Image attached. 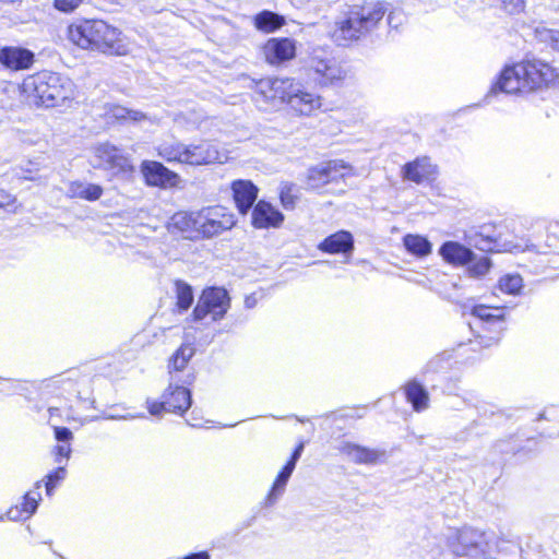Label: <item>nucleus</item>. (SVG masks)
<instances>
[{"label": "nucleus", "mask_w": 559, "mask_h": 559, "mask_svg": "<svg viewBox=\"0 0 559 559\" xmlns=\"http://www.w3.org/2000/svg\"><path fill=\"white\" fill-rule=\"evenodd\" d=\"M83 0H53V8L62 13H72Z\"/></svg>", "instance_id": "obj_42"}, {"label": "nucleus", "mask_w": 559, "mask_h": 559, "mask_svg": "<svg viewBox=\"0 0 559 559\" xmlns=\"http://www.w3.org/2000/svg\"><path fill=\"white\" fill-rule=\"evenodd\" d=\"M340 451L350 461L364 464H373L383 455V453L378 450L362 448L349 442L342 444Z\"/></svg>", "instance_id": "obj_26"}, {"label": "nucleus", "mask_w": 559, "mask_h": 559, "mask_svg": "<svg viewBox=\"0 0 559 559\" xmlns=\"http://www.w3.org/2000/svg\"><path fill=\"white\" fill-rule=\"evenodd\" d=\"M388 12L383 1L353 5L345 16L335 23L332 37L338 45H347L372 32Z\"/></svg>", "instance_id": "obj_3"}, {"label": "nucleus", "mask_w": 559, "mask_h": 559, "mask_svg": "<svg viewBox=\"0 0 559 559\" xmlns=\"http://www.w3.org/2000/svg\"><path fill=\"white\" fill-rule=\"evenodd\" d=\"M471 316L473 321L468 324L472 332L475 333V340H471V344L489 347L499 342L504 331V312L502 308L477 305L472 308Z\"/></svg>", "instance_id": "obj_6"}, {"label": "nucleus", "mask_w": 559, "mask_h": 559, "mask_svg": "<svg viewBox=\"0 0 559 559\" xmlns=\"http://www.w3.org/2000/svg\"><path fill=\"white\" fill-rule=\"evenodd\" d=\"M499 289L509 295H516L523 287V280L519 274H507L499 280Z\"/></svg>", "instance_id": "obj_36"}, {"label": "nucleus", "mask_w": 559, "mask_h": 559, "mask_svg": "<svg viewBox=\"0 0 559 559\" xmlns=\"http://www.w3.org/2000/svg\"><path fill=\"white\" fill-rule=\"evenodd\" d=\"M439 254L444 261L453 265H465L473 260L474 252L456 241H445L439 249Z\"/></svg>", "instance_id": "obj_25"}, {"label": "nucleus", "mask_w": 559, "mask_h": 559, "mask_svg": "<svg viewBox=\"0 0 559 559\" xmlns=\"http://www.w3.org/2000/svg\"><path fill=\"white\" fill-rule=\"evenodd\" d=\"M258 302V299L255 297V295H250V296H247L246 299H245V306L246 308H253Z\"/></svg>", "instance_id": "obj_52"}, {"label": "nucleus", "mask_w": 559, "mask_h": 559, "mask_svg": "<svg viewBox=\"0 0 559 559\" xmlns=\"http://www.w3.org/2000/svg\"><path fill=\"white\" fill-rule=\"evenodd\" d=\"M284 221V215L272 204L259 201L252 211V225L255 228L278 227Z\"/></svg>", "instance_id": "obj_20"}, {"label": "nucleus", "mask_w": 559, "mask_h": 559, "mask_svg": "<svg viewBox=\"0 0 559 559\" xmlns=\"http://www.w3.org/2000/svg\"><path fill=\"white\" fill-rule=\"evenodd\" d=\"M90 163L94 168L109 170L114 175L126 174L132 169L129 159L118 147L109 143L96 145L93 148Z\"/></svg>", "instance_id": "obj_14"}, {"label": "nucleus", "mask_w": 559, "mask_h": 559, "mask_svg": "<svg viewBox=\"0 0 559 559\" xmlns=\"http://www.w3.org/2000/svg\"><path fill=\"white\" fill-rule=\"evenodd\" d=\"M142 173L148 186L154 187H174L178 181L177 174L167 169L158 162H144Z\"/></svg>", "instance_id": "obj_18"}, {"label": "nucleus", "mask_w": 559, "mask_h": 559, "mask_svg": "<svg viewBox=\"0 0 559 559\" xmlns=\"http://www.w3.org/2000/svg\"><path fill=\"white\" fill-rule=\"evenodd\" d=\"M16 199L4 190H0V209L7 211L15 210Z\"/></svg>", "instance_id": "obj_46"}, {"label": "nucleus", "mask_w": 559, "mask_h": 559, "mask_svg": "<svg viewBox=\"0 0 559 559\" xmlns=\"http://www.w3.org/2000/svg\"><path fill=\"white\" fill-rule=\"evenodd\" d=\"M296 466H294L293 462H287L286 465L283 467V469L277 475L266 499H265V506L271 507L273 506L278 498L284 493L286 484L292 476L294 469Z\"/></svg>", "instance_id": "obj_29"}, {"label": "nucleus", "mask_w": 559, "mask_h": 559, "mask_svg": "<svg viewBox=\"0 0 559 559\" xmlns=\"http://www.w3.org/2000/svg\"><path fill=\"white\" fill-rule=\"evenodd\" d=\"M469 246L480 251H513L518 246L502 241L500 234H497L491 226H481L478 231L469 233L466 236Z\"/></svg>", "instance_id": "obj_15"}, {"label": "nucleus", "mask_w": 559, "mask_h": 559, "mask_svg": "<svg viewBox=\"0 0 559 559\" xmlns=\"http://www.w3.org/2000/svg\"><path fill=\"white\" fill-rule=\"evenodd\" d=\"M0 62L12 70L29 68L34 62V53L21 47H3L0 50Z\"/></svg>", "instance_id": "obj_21"}, {"label": "nucleus", "mask_w": 559, "mask_h": 559, "mask_svg": "<svg viewBox=\"0 0 559 559\" xmlns=\"http://www.w3.org/2000/svg\"><path fill=\"white\" fill-rule=\"evenodd\" d=\"M72 449L70 443L59 444L56 445L53 449V456L55 462L58 464L67 463V461L70 459Z\"/></svg>", "instance_id": "obj_43"}, {"label": "nucleus", "mask_w": 559, "mask_h": 559, "mask_svg": "<svg viewBox=\"0 0 559 559\" xmlns=\"http://www.w3.org/2000/svg\"><path fill=\"white\" fill-rule=\"evenodd\" d=\"M180 559H211V556L207 551H199L187 555Z\"/></svg>", "instance_id": "obj_50"}, {"label": "nucleus", "mask_w": 559, "mask_h": 559, "mask_svg": "<svg viewBox=\"0 0 559 559\" xmlns=\"http://www.w3.org/2000/svg\"><path fill=\"white\" fill-rule=\"evenodd\" d=\"M537 38L545 44H548L555 49L559 50V31L549 29V28H537L536 29Z\"/></svg>", "instance_id": "obj_41"}, {"label": "nucleus", "mask_w": 559, "mask_h": 559, "mask_svg": "<svg viewBox=\"0 0 559 559\" xmlns=\"http://www.w3.org/2000/svg\"><path fill=\"white\" fill-rule=\"evenodd\" d=\"M448 365L449 361L444 357L437 356L427 364L425 372H439L444 370Z\"/></svg>", "instance_id": "obj_44"}, {"label": "nucleus", "mask_w": 559, "mask_h": 559, "mask_svg": "<svg viewBox=\"0 0 559 559\" xmlns=\"http://www.w3.org/2000/svg\"><path fill=\"white\" fill-rule=\"evenodd\" d=\"M176 306L180 312L188 310L193 302V293L190 285L185 282H176Z\"/></svg>", "instance_id": "obj_35"}, {"label": "nucleus", "mask_w": 559, "mask_h": 559, "mask_svg": "<svg viewBox=\"0 0 559 559\" xmlns=\"http://www.w3.org/2000/svg\"><path fill=\"white\" fill-rule=\"evenodd\" d=\"M309 78L320 86L340 84L346 76L345 70L324 48H314L306 60Z\"/></svg>", "instance_id": "obj_8"}, {"label": "nucleus", "mask_w": 559, "mask_h": 559, "mask_svg": "<svg viewBox=\"0 0 559 559\" xmlns=\"http://www.w3.org/2000/svg\"><path fill=\"white\" fill-rule=\"evenodd\" d=\"M502 9L510 14H515L524 9L523 0H498Z\"/></svg>", "instance_id": "obj_45"}, {"label": "nucleus", "mask_w": 559, "mask_h": 559, "mask_svg": "<svg viewBox=\"0 0 559 559\" xmlns=\"http://www.w3.org/2000/svg\"><path fill=\"white\" fill-rule=\"evenodd\" d=\"M404 21V14L399 10H392L388 13V24L390 27L397 28Z\"/></svg>", "instance_id": "obj_48"}, {"label": "nucleus", "mask_w": 559, "mask_h": 559, "mask_svg": "<svg viewBox=\"0 0 559 559\" xmlns=\"http://www.w3.org/2000/svg\"><path fill=\"white\" fill-rule=\"evenodd\" d=\"M4 382L10 383L11 381H10L9 379H2V378H0V384H2V383H4Z\"/></svg>", "instance_id": "obj_53"}, {"label": "nucleus", "mask_w": 559, "mask_h": 559, "mask_svg": "<svg viewBox=\"0 0 559 559\" xmlns=\"http://www.w3.org/2000/svg\"><path fill=\"white\" fill-rule=\"evenodd\" d=\"M191 406V393L182 381L170 380L168 388L162 395L160 402H148V412L157 416L162 412L182 415Z\"/></svg>", "instance_id": "obj_12"}, {"label": "nucleus", "mask_w": 559, "mask_h": 559, "mask_svg": "<svg viewBox=\"0 0 559 559\" xmlns=\"http://www.w3.org/2000/svg\"><path fill=\"white\" fill-rule=\"evenodd\" d=\"M235 203L240 213L246 214L258 197V188L249 180H236L231 185Z\"/></svg>", "instance_id": "obj_24"}, {"label": "nucleus", "mask_w": 559, "mask_h": 559, "mask_svg": "<svg viewBox=\"0 0 559 559\" xmlns=\"http://www.w3.org/2000/svg\"><path fill=\"white\" fill-rule=\"evenodd\" d=\"M286 105L294 114L299 116H311L322 107V97L308 91L298 80L290 78L287 90Z\"/></svg>", "instance_id": "obj_13"}, {"label": "nucleus", "mask_w": 559, "mask_h": 559, "mask_svg": "<svg viewBox=\"0 0 559 559\" xmlns=\"http://www.w3.org/2000/svg\"><path fill=\"white\" fill-rule=\"evenodd\" d=\"M41 483L43 480H39L35 484L36 490L40 489ZM40 500L41 496L38 491L32 490L25 493L22 502V511L26 514V518H29L36 512Z\"/></svg>", "instance_id": "obj_37"}, {"label": "nucleus", "mask_w": 559, "mask_h": 559, "mask_svg": "<svg viewBox=\"0 0 559 559\" xmlns=\"http://www.w3.org/2000/svg\"><path fill=\"white\" fill-rule=\"evenodd\" d=\"M24 512L22 511V509H20L19 507H15V508H11L8 512H7V516L9 520L11 521H19L22 519V514Z\"/></svg>", "instance_id": "obj_49"}, {"label": "nucleus", "mask_w": 559, "mask_h": 559, "mask_svg": "<svg viewBox=\"0 0 559 559\" xmlns=\"http://www.w3.org/2000/svg\"><path fill=\"white\" fill-rule=\"evenodd\" d=\"M262 49L265 60L273 66L293 59L296 53L295 41L289 38H271Z\"/></svg>", "instance_id": "obj_16"}, {"label": "nucleus", "mask_w": 559, "mask_h": 559, "mask_svg": "<svg viewBox=\"0 0 559 559\" xmlns=\"http://www.w3.org/2000/svg\"><path fill=\"white\" fill-rule=\"evenodd\" d=\"M302 451H304V443H300L293 452L292 457L288 462H293L294 466H296V463L299 460V457L301 456Z\"/></svg>", "instance_id": "obj_51"}, {"label": "nucleus", "mask_w": 559, "mask_h": 559, "mask_svg": "<svg viewBox=\"0 0 559 559\" xmlns=\"http://www.w3.org/2000/svg\"><path fill=\"white\" fill-rule=\"evenodd\" d=\"M403 245L407 252L417 257L425 258L431 253V242L421 235L407 234L403 237Z\"/></svg>", "instance_id": "obj_30"}, {"label": "nucleus", "mask_w": 559, "mask_h": 559, "mask_svg": "<svg viewBox=\"0 0 559 559\" xmlns=\"http://www.w3.org/2000/svg\"><path fill=\"white\" fill-rule=\"evenodd\" d=\"M60 559H64L62 556H60L59 554L55 552Z\"/></svg>", "instance_id": "obj_55"}, {"label": "nucleus", "mask_w": 559, "mask_h": 559, "mask_svg": "<svg viewBox=\"0 0 559 559\" xmlns=\"http://www.w3.org/2000/svg\"><path fill=\"white\" fill-rule=\"evenodd\" d=\"M23 178H24V179H28V180H33V179H34L33 177H31V176H26V175H24V176H23Z\"/></svg>", "instance_id": "obj_54"}, {"label": "nucleus", "mask_w": 559, "mask_h": 559, "mask_svg": "<svg viewBox=\"0 0 559 559\" xmlns=\"http://www.w3.org/2000/svg\"><path fill=\"white\" fill-rule=\"evenodd\" d=\"M197 211H179L175 213L167 225L170 233H180L189 239H198L197 237Z\"/></svg>", "instance_id": "obj_22"}, {"label": "nucleus", "mask_w": 559, "mask_h": 559, "mask_svg": "<svg viewBox=\"0 0 559 559\" xmlns=\"http://www.w3.org/2000/svg\"><path fill=\"white\" fill-rule=\"evenodd\" d=\"M105 117L108 122L114 121H142L147 119V117L138 110H130L120 105H107L105 107Z\"/></svg>", "instance_id": "obj_31"}, {"label": "nucleus", "mask_w": 559, "mask_h": 559, "mask_svg": "<svg viewBox=\"0 0 559 559\" xmlns=\"http://www.w3.org/2000/svg\"><path fill=\"white\" fill-rule=\"evenodd\" d=\"M285 24V19L272 11H262L254 17V26L264 33H272Z\"/></svg>", "instance_id": "obj_32"}, {"label": "nucleus", "mask_w": 559, "mask_h": 559, "mask_svg": "<svg viewBox=\"0 0 559 559\" xmlns=\"http://www.w3.org/2000/svg\"><path fill=\"white\" fill-rule=\"evenodd\" d=\"M67 476V469H66V466H59L58 468H56L55 471H52L51 473H49L47 476H46V484H45V487H46V492L48 496H51L52 495V491L53 489L58 486V484L60 481H62Z\"/></svg>", "instance_id": "obj_40"}, {"label": "nucleus", "mask_w": 559, "mask_h": 559, "mask_svg": "<svg viewBox=\"0 0 559 559\" xmlns=\"http://www.w3.org/2000/svg\"><path fill=\"white\" fill-rule=\"evenodd\" d=\"M194 352L195 349L192 345L183 344L174 353L168 364L170 380L182 381L183 384H190L193 381L192 374L187 373L183 378H180L179 372L186 369Z\"/></svg>", "instance_id": "obj_19"}, {"label": "nucleus", "mask_w": 559, "mask_h": 559, "mask_svg": "<svg viewBox=\"0 0 559 559\" xmlns=\"http://www.w3.org/2000/svg\"><path fill=\"white\" fill-rule=\"evenodd\" d=\"M437 166L426 156L418 157L404 165L402 169L403 178L415 183L431 181L437 176Z\"/></svg>", "instance_id": "obj_17"}, {"label": "nucleus", "mask_w": 559, "mask_h": 559, "mask_svg": "<svg viewBox=\"0 0 559 559\" xmlns=\"http://www.w3.org/2000/svg\"><path fill=\"white\" fill-rule=\"evenodd\" d=\"M330 183L325 162L308 169L306 185L308 189L319 190Z\"/></svg>", "instance_id": "obj_34"}, {"label": "nucleus", "mask_w": 559, "mask_h": 559, "mask_svg": "<svg viewBox=\"0 0 559 559\" xmlns=\"http://www.w3.org/2000/svg\"><path fill=\"white\" fill-rule=\"evenodd\" d=\"M197 237L210 239L229 230L235 225L234 215L224 206H204L197 211Z\"/></svg>", "instance_id": "obj_10"}, {"label": "nucleus", "mask_w": 559, "mask_h": 559, "mask_svg": "<svg viewBox=\"0 0 559 559\" xmlns=\"http://www.w3.org/2000/svg\"><path fill=\"white\" fill-rule=\"evenodd\" d=\"M2 519H3V518H2V516H0V521H1Z\"/></svg>", "instance_id": "obj_56"}, {"label": "nucleus", "mask_w": 559, "mask_h": 559, "mask_svg": "<svg viewBox=\"0 0 559 559\" xmlns=\"http://www.w3.org/2000/svg\"><path fill=\"white\" fill-rule=\"evenodd\" d=\"M23 94L37 105L55 107L72 99L75 94L73 82L59 73L41 71L24 79Z\"/></svg>", "instance_id": "obj_4"}, {"label": "nucleus", "mask_w": 559, "mask_h": 559, "mask_svg": "<svg viewBox=\"0 0 559 559\" xmlns=\"http://www.w3.org/2000/svg\"><path fill=\"white\" fill-rule=\"evenodd\" d=\"M67 194L70 198L96 201L103 195V188L95 183L72 181L69 183Z\"/></svg>", "instance_id": "obj_28"}, {"label": "nucleus", "mask_w": 559, "mask_h": 559, "mask_svg": "<svg viewBox=\"0 0 559 559\" xmlns=\"http://www.w3.org/2000/svg\"><path fill=\"white\" fill-rule=\"evenodd\" d=\"M469 263L471 265L468 266V273L473 277H481L486 275L491 267V261L487 257H480L476 259L474 255Z\"/></svg>", "instance_id": "obj_39"}, {"label": "nucleus", "mask_w": 559, "mask_h": 559, "mask_svg": "<svg viewBox=\"0 0 559 559\" xmlns=\"http://www.w3.org/2000/svg\"><path fill=\"white\" fill-rule=\"evenodd\" d=\"M318 249L331 254H350L354 250L353 235L347 230H340L321 241Z\"/></svg>", "instance_id": "obj_23"}, {"label": "nucleus", "mask_w": 559, "mask_h": 559, "mask_svg": "<svg viewBox=\"0 0 559 559\" xmlns=\"http://www.w3.org/2000/svg\"><path fill=\"white\" fill-rule=\"evenodd\" d=\"M297 189L293 183L285 182L280 188V199L281 203L286 210H292L295 207L297 200Z\"/></svg>", "instance_id": "obj_38"}, {"label": "nucleus", "mask_w": 559, "mask_h": 559, "mask_svg": "<svg viewBox=\"0 0 559 559\" xmlns=\"http://www.w3.org/2000/svg\"><path fill=\"white\" fill-rule=\"evenodd\" d=\"M67 38L76 47L102 53L126 56L129 47L122 33L104 20H79L67 28Z\"/></svg>", "instance_id": "obj_1"}, {"label": "nucleus", "mask_w": 559, "mask_h": 559, "mask_svg": "<svg viewBox=\"0 0 559 559\" xmlns=\"http://www.w3.org/2000/svg\"><path fill=\"white\" fill-rule=\"evenodd\" d=\"M407 401L414 411L423 412L429 406V394L427 390L416 380L407 382L404 386Z\"/></svg>", "instance_id": "obj_27"}, {"label": "nucleus", "mask_w": 559, "mask_h": 559, "mask_svg": "<svg viewBox=\"0 0 559 559\" xmlns=\"http://www.w3.org/2000/svg\"><path fill=\"white\" fill-rule=\"evenodd\" d=\"M325 166L330 183L345 180L356 175L354 168L341 159L328 160Z\"/></svg>", "instance_id": "obj_33"}, {"label": "nucleus", "mask_w": 559, "mask_h": 559, "mask_svg": "<svg viewBox=\"0 0 559 559\" xmlns=\"http://www.w3.org/2000/svg\"><path fill=\"white\" fill-rule=\"evenodd\" d=\"M556 76L555 70L548 63L539 60H527L512 67H506L491 87V93L531 92L550 84Z\"/></svg>", "instance_id": "obj_2"}, {"label": "nucleus", "mask_w": 559, "mask_h": 559, "mask_svg": "<svg viewBox=\"0 0 559 559\" xmlns=\"http://www.w3.org/2000/svg\"><path fill=\"white\" fill-rule=\"evenodd\" d=\"M55 438L59 442L69 443L73 439L72 431L67 427H55Z\"/></svg>", "instance_id": "obj_47"}, {"label": "nucleus", "mask_w": 559, "mask_h": 559, "mask_svg": "<svg viewBox=\"0 0 559 559\" xmlns=\"http://www.w3.org/2000/svg\"><path fill=\"white\" fill-rule=\"evenodd\" d=\"M229 307L230 298L226 289L209 287L202 292L192 317L194 321H203L207 318L211 321H218L224 318Z\"/></svg>", "instance_id": "obj_11"}, {"label": "nucleus", "mask_w": 559, "mask_h": 559, "mask_svg": "<svg viewBox=\"0 0 559 559\" xmlns=\"http://www.w3.org/2000/svg\"><path fill=\"white\" fill-rule=\"evenodd\" d=\"M157 151L158 155L167 162H177L191 166L222 164L227 160V155L224 151H221L216 144L205 140L192 144H185L178 141L164 142L158 146Z\"/></svg>", "instance_id": "obj_5"}, {"label": "nucleus", "mask_w": 559, "mask_h": 559, "mask_svg": "<svg viewBox=\"0 0 559 559\" xmlns=\"http://www.w3.org/2000/svg\"><path fill=\"white\" fill-rule=\"evenodd\" d=\"M290 78H265L250 80L248 87L253 90L252 99L261 110H275L287 100Z\"/></svg>", "instance_id": "obj_9"}, {"label": "nucleus", "mask_w": 559, "mask_h": 559, "mask_svg": "<svg viewBox=\"0 0 559 559\" xmlns=\"http://www.w3.org/2000/svg\"><path fill=\"white\" fill-rule=\"evenodd\" d=\"M492 533L483 532L473 527H463L451 532L447 537V545L454 556L487 558L493 545Z\"/></svg>", "instance_id": "obj_7"}]
</instances>
